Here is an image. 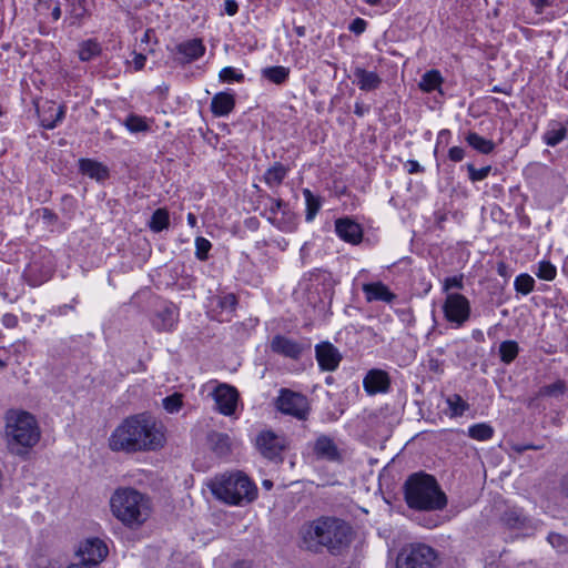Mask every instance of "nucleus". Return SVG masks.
<instances>
[{"label":"nucleus","mask_w":568,"mask_h":568,"mask_svg":"<svg viewBox=\"0 0 568 568\" xmlns=\"http://www.w3.org/2000/svg\"><path fill=\"white\" fill-rule=\"evenodd\" d=\"M287 169L280 162L267 169L264 174V181L268 185H280L285 179Z\"/></svg>","instance_id":"35"},{"label":"nucleus","mask_w":568,"mask_h":568,"mask_svg":"<svg viewBox=\"0 0 568 568\" xmlns=\"http://www.w3.org/2000/svg\"><path fill=\"white\" fill-rule=\"evenodd\" d=\"M176 52L181 58H176L179 63H191L200 59L205 53V47L201 39H191L176 45Z\"/></svg>","instance_id":"18"},{"label":"nucleus","mask_w":568,"mask_h":568,"mask_svg":"<svg viewBox=\"0 0 568 568\" xmlns=\"http://www.w3.org/2000/svg\"><path fill=\"white\" fill-rule=\"evenodd\" d=\"M547 540L559 552L568 554V537L557 532H550Z\"/></svg>","instance_id":"44"},{"label":"nucleus","mask_w":568,"mask_h":568,"mask_svg":"<svg viewBox=\"0 0 568 568\" xmlns=\"http://www.w3.org/2000/svg\"><path fill=\"white\" fill-rule=\"evenodd\" d=\"M267 221L282 232H293L296 230V215L291 211L290 206L281 212V217L267 216Z\"/></svg>","instance_id":"28"},{"label":"nucleus","mask_w":568,"mask_h":568,"mask_svg":"<svg viewBox=\"0 0 568 568\" xmlns=\"http://www.w3.org/2000/svg\"><path fill=\"white\" fill-rule=\"evenodd\" d=\"M239 11V4L235 0H225V12L229 16H234Z\"/></svg>","instance_id":"59"},{"label":"nucleus","mask_w":568,"mask_h":568,"mask_svg":"<svg viewBox=\"0 0 568 568\" xmlns=\"http://www.w3.org/2000/svg\"><path fill=\"white\" fill-rule=\"evenodd\" d=\"M183 406V395L180 393H174L170 396L163 398V407L170 413H178Z\"/></svg>","instance_id":"43"},{"label":"nucleus","mask_w":568,"mask_h":568,"mask_svg":"<svg viewBox=\"0 0 568 568\" xmlns=\"http://www.w3.org/2000/svg\"><path fill=\"white\" fill-rule=\"evenodd\" d=\"M102 52L101 44L95 39L82 41L79 45V59L83 62L92 60Z\"/></svg>","instance_id":"31"},{"label":"nucleus","mask_w":568,"mask_h":568,"mask_svg":"<svg viewBox=\"0 0 568 568\" xmlns=\"http://www.w3.org/2000/svg\"><path fill=\"white\" fill-rule=\"evenodd\" d=\"M427 367L435 374H442L444 372V361L429 356L427 359Z\"/></svg>","instance_id":"51"},{"label":"nucleus","mask_w":568,"mask_h":568,"mask_svg":"<svg viewBox=\"0 0 568 568\" xmlns=\"http://www.w3.org/2000/svg\"><path fill=\"white\" fill-rule=\"evenodd\" d=\"M125 125L131 132H143L149 129L145 120L139 115H129Z\"/></svg>","instance_id":"47"},{"label":"nucleus","mask_w":568,"mask_h":568,"mask_svg":"<svg viewBox=\"0 0 568 568\" xmlns=\"http://www.w3.org/2000/svg\"><path fill=\"white\" fill-rule=\"evenodd\" d=\"M404 500L417 511H438L446 508L448 498L437 479L424 471L414 473L403 485Z\"/></svg>","instance_id":"3"},{"label":"nucleus","mask_w":568,"mask_h":568,"mask_svg":"<svg viewBox=\"0 0 568 568\" xmlns=\"http://www.w3.org/2000/svg\"><path fill=\"white\" fill-rule=\"evenodd\" d=\"M366 109L364 108L363 103L361 102H356L355 103V109H354V113L358 116H363L364 113H365Z\"/></svg>","instance_id":"63"},{"label":"nucleus","mask_w":568,"mask_h":568,"mask_svg":"<svg viewBox=\"0 0 568 568\" xmlns=\"http://www.w3.org/2000/svg\"><path fill=\"white\" fill-rule=\"evenodd\" d=\"M146 57L142 53H135L133 59L135 70H142L144 68Z\"/></svg>","instance_id":"60"},{"label":"nucleus","mask_w":568,"mask_h":568,"mask_svg":"<svg viewBox=\"0 0 568 568\" xmlns=\"http://www.w3.org/2000/svg\"><path fill=\"white\" fill-rule=\"evenodd\" d=\"M178 311L174 306H165L152 317V325L159 332H170L178 323Z\"/></svg>","instance_id":"19"},{"label":"nucleus","mask_w":568,"mask_h":568,"mask_svg":"<svg viewBox=\"0 0 568 568\" xmlns=\"http://www.w3.org/2000/svg\"><path fill=\"white\" fill-rule=\"evenodd\" d=\"M490 171H491L490 165L484 166L481 169H476L474 166V164H471V163L467 164L468 178L471 182L485 180L488 176Z\"/></svg>","instance_id":"46"},{"label":"nucleus","mask_w":568,"mask_h":568,"mask_svg":"<svg viewBox=\"0 0 568 568\" xmlns=\"http://www.w3.org/2000/svg\"><path fill=\"white\" fill-rule=\"evenodd\" d=\"M110 507L113 516L131 529L141 527L152 510L150 498L131 487L118 488L110 498Z\"/></svg>","instance_id":"4"},{"label":"nucleus","mask_w":568,"mask_h":568,"mask_svg":"<svg viewBox=\"0 0 568 568\" xmlns=\"http://www.w3.org/2000/svg\"><path fill=\"white\" fill-rule=\"evenodd\" d=\"M559 493L562 497L568 499V471L564 474L560 478Z\"/></svg>","instance_id":"56"},{"label":"nucleus","mask_w":568,"mask_h":568,"mask_svg":"<svg viewBox=\"0 0 568 568\" xmlns=\"http://www.w3.org/2000/svg\"><path fill=\"white\" fill-rule=\"evenodd\" d=\"M452 288H458V290L463 288V275L447 277L445 280V282H444V290L445 291H449Z\"/></svg>","instance_id":"52"},{"label":"nucleus","mask_w":568,"mask_h":568,"mask_svg":"<svg viewBox=\"0 0 568 568\" xmlns=\"http://www.w3.org/2000/svg\"><path fill=\"white\" fill-rule=\"evenodd\" d=\"M211 242L202 236L196 237L195 240V255L200 261L207 260L209 251L211 250Z\"/></svg>","instance_id":"48"},{"label":"nucleus","mask_w":568,"mask_h":568,"mask_svg":"<svg viewBox=\"0 0 568 568\" xmlns=\"http://www.w3.org/2000/svg\"><path fill=\"white\" fill-rule=\"evenodd\" d=\"M556 267L548 261H541L538 265L537 276L545 281H552L556 277Z\"/></svg>","instance_id":"45"},{"label":"nucleus","mask_w":568,"mask_h":568,"mask_svg":"<svg viewBox=\"0 0 568 568\" xmlns=\"http://www.w3.org/2000/svg\"><path fill=\"white\" fill-rule=\"evenodd\" d=\"M162 425L149 413L124 418L112 432L109 447L112 452L135 454L154 452L164 446Z\"/></svg>","instance_id":"1"},{"label":"nucleus","mask_w":568,"mask_h":568,"mask_svg":"<svg viewBox=\"0 0 568 568\" xmlns=\"http://www.w3.org/2000/svg\"><path fill=\"white\" fill-rule=\"evenodd\" d=\"M493 435V427L486 423L475 424L468 428V436L476 440H488Z\"/></svg>","instance_id":"41"},{"label":"nucleus","mask_w":568,"mask_h":568,"mask_svg":"<svg viewBox=\"0 0 568 568\" xmlns=\"http://www.w3.org/2000/svg\"><path fill=\"white\" fill-rule=\"evenodd\" d=\"M437 552L425 544H410L397 556L396 568H435Z\"/></svg>","instance_id":"7"},{"label":"nucleus","mask_w":568,"mask_h":568,"mask_svg":"<svg viewBox=\"0 0 568 568\" xmlns=\"http://www.w3.org/2000/svg\"><path fill=\"white\" fill-rule=\"evenodd\" d=\"M366 26L367 23L364 19L356 18L351 22L348 29L351 32H354L355 34H361L365 31Z\"/></svg>","instance_id":"53"},{"label":"nucleus","mask_w":568,"mask_h":568,"mask_svg":"<svg viewBox=\"0 0 568 568\" xmlns=\"http://www.w3.org/2000/svg\"><path fill=\"white\" fill-rule=\"evenodd\" d=\"M93 567V565H91V562H89L87 559H83L78 562V564H71L70 566H68V568H91Z\"/></svg>","instance_id":"62"},{"label":"nucleus","mask_w":568,"mask_h":568,"mask_svg":"<svg viewBox=\"0 0 568 568\" xmlns=\"http://www.w3.org/2000/svg\"><path fill=\"white\" fill-rule=\"evenodd\" d=\"M537 13H541L546 7L551 4L550 0H529Z\"/></svg>","instance_id":"57"},{"label":"nucleus","mask_w":568,"mask_h":568,"mask_svg":"<svg viewBox=\"0 0 568 568\" xmlns=\"http://www.w3.org/2000/svg\"><path fill=\"white\" fill-rule=\"evenodd\" d=\"M275 407L282 414L290 415L298 420H306L311 410L307 397L288 388L280 389L275 399Z\"/></svg>","instance_id":"8"},{"label":"nucleus","mask_w":568,"mask_h":568,"mask_svg":"<svg viewBox=\"0 0 568 568\" xmlns=\"http://www.w3.org/2000/svg\"><path fill=\"white\" fill-rule=\"evenodd\" d=\"M567 138V129L559 122H551L542 139L548 146H556Z\"/></svg>","instance_id":"29"},{"label":"nucleus","mask_w":568,"mask_h":568,"mask_svg":"<svg viewBox=\"0 0 568 568\" xmlns=\"http://www.w3.org/2000/svg\"><path fill=\"white\" fill-rule=\"evenodd\" d=\"M255 446L264 458L275 464H282L284 462L283 453L288 448V442L273 430H263L256 436Z\"/></svg>","instance_id":"9"},{"label":"nucleus","mask_w":568,"mask_h":568,"mask_svg":"<svg viewBox=\"0 0 568 568\" xmlns=\"http://www.w3.org/2000/svg\"><path fill=\"white\" fill-rule=\"evenodd\" d=\"M209 447L220 457L226 456L231 453V438L225 433L210 432L207 434Z\"/></svg>","instance_id":"26"},{"label":"nucleus","mask_w":568,"mask_h":568,"mask_svg":"<svg viewBox=\"0 0 568 568\" xmlns=\"http://www.w3.org/2000/svg\"><path fill=\"white\" fill-rule=\"evenodd\" d=\"M465 151L463 148L453 146L448 151V158L453 162H460L464 159Z\"/></svg>","instance_id":"54"},{"label":"nucleus","mask_w":568,"mask_h":568,"mask_svg":"<svg viewBox=\"0 0 568 568\" xmlns=\"http://www.w3.org/2000/svg\"><path fill=\"white\" fill-rule=\"evenodd\" d=\"M18 317L12 314V313H7L2 316V324L7 327V328H14L18 326Z\"/></svg>","instance_id":"55"},{"label":"nucleus","mask_w":568,"mask_h":568,"mask_svg":"<svg viewBox=\"0 0 568 568\" xmlns=\"http://www.w3.org/2000/svg\"><path fill=\"white\" fill-rule=\"evenodd\" d=\"M212 491L216 498L230 505L250 504L257 496L255 484L242 471L223 475L213 484Z\"/></svg>","instance_id":"6"},{"label":"nucleus","mask_w":568,"mask_h":568,"mask_svg":"<svg viewBox=\"0 0 568 568\" xmlns=\"http://www.w3.org/2000/svg\"><path fill=\"white\" fill-rule=\"evenodd\" d=\"M6 436L9 447L31 448L40 440L41 432L36 417L26 412L10 409L6 413Z\"/></svg>","instance_id":"5"},{"label":"nucleus","mask_w":568,"mask_h":568,"mask_svg":"<svg viewBox=\"0 0 568 568\" xmlns=\"http://www.w3.org/2000/svg\"><path fill=\"white\" fill-rule=\"evenodd\" d=\"M233 568H252V564L250 561H237L234 564Z\"/></svg>","instance_id":"64"},{"label":"nucleus","mask_w":568,"mask_h":568,"mask_svg":"<svg viewBox=\"0 0 568 568\" xmlns=\"http://www.w3.org/2000/svg\"><path fill=\"white\" fill-rule=\"evenodd\" d=\"M301 547L314 554L326 549L332 555H341L351 544V526L336 517H320L303 525L300 530Z\"/></svg>","instance_id":"2"},{"label":"nucleus","mask_w":568,"mask_h":568,"mask_svg":"<svg viewBox=\"0 0 568 568\" xmlns=\"http://www.w3.org/2000/svg\"><path fill=\"white\" fill-rule=\"evenodd\" d=\"M313 453L317 459H324L333 463L343 460L342 454L334 439L327 435H320L313 446Z\"/></svg>","instance_id":"14"},{"label":"nucleus","mask_w":568,"mask_h":568,"mask_svg":"<svg viewBox=\"0 0 568 568\" xmlns=\"http://www.w3.org/2000/svg\"><path fill=\"white\" fill-rule=\"evenodd\" d=\"M500 520L509 529L532 528L531 520L524 515L521 509L516 507L506 509L501 515Z\"/></svg>","instance_id":"21"},{"label":"nucleus","mask_w":568,"mask_h":568,"mask_svg":"<svg viewBox=\"0 0 568 568\" xmlns=\"http://www.w3.org/2000/svg\"><path fill=\"white\" fill-rule=\"evenodd\" d=\"M353 73L355 77L354 83H356L362 91H374L382 84V78L374 71H367L364 68L356 67Z\"/></svg>","instance_id":"20"},{"label":"nucleus","mask_w":568,"mask_h":568,"mask_svg":"<svg viewBox=\"0 0 568 568\" xmlns=\"http://www.w3.org/2000/svg\"><path fill=\"white\" fill-rule=\"evenodd\" d=\"M405 166L408 171L409 174H414V173H417V172H422L423 171V168L419 165V163L415 160H408L406 163H405Z\"/></svg>","instance_id":"58"},{"label":"nucleus","mask_w":568,"mask_h":568,"mask_svg":"<svg viewBox=\"0 0 568 568\" xmlns=\"http://www.w3.org/2000/svg\"><path fill=\"white\" fill-rule=\"evenodd\" d=\"M310 346V343H298L283 335L274 336L271 342V348L274 353L292 359H298Z\"/></svg>","instance_id":"12"},{"label":"nucleus","mask_w":568,"mask_h":568,"mask_svg":"<svg viewBox=\"0 0 568 568\" xmlns=\"http://www.w3.org/2000/svg\"><path fill=\"white\" fill-rule=\"evenodd\" d=\"M443 311L448 322L463 325L469 318L470 306L464 295L452 293L447 295Z\"/></svg>","instance_id":"10"},{"label":"nucleus","mask_w":568,"mask_h":568,"mask_svg":"<svg viewBox=\"0 0 568 568\" xmlns=\"http://www.w3.org/2000/svg\"><path fill=\"white\" fill-rule=\"evenodd\" d=\"M303 195H304L305 202H306L305 219L307 222H311L315 217V215L317 214V212L320 211V209L322 206L321 197L314 195L312 193V191L308 189L303 190Z\"/></svg>","instance_id":"36"},{"label":"nucleus","mask_w":568,"mask_h":568,"mask_svg":"<svg viewBox=\"0 0 568 568\" xmlns=\"http://www.w3.org/2000/svg\"><path fill=\"white\" fill-rule=\"evenodd\" d=\"M79 170L82 174L99 182L106 180L110 175L109 169L104 164L91 159H80Z\"/></svg>","instance_id":"22"},{"label":"nucleus","mask_w":568,"mask_h":568,"mask_svg":"<svg viewBox=\"0 0 568 568\" xmlns=\"http://www.w3.org/2000/svg\"><path fill=\"white\" fill-rule=\"evenodd\" d=\"M213 397L216 408L221 414L225 416L234 414L239 400V392L235 387L221 384L213 392Z\"/></svg>","instance_id":"11"},{"label":"nucleus","mask_w":568,"mask_h":568,"mask_svg":"<svg viewBox=\"0 0 568 568\" xmlns=\"http://www.w3.org/2000/svg\"><path fill=\"white\" fill-rule=\"evenodd\" d=\"M170 225V216L169 212L165 209H158L153 212L151 220L149 222V227L155 232H162L168 229Z\"/></svg>","instance_id":"33"},{"label":"nucleus","mask_w":568,"mask_h":568,"mask_svg":"<svg viewBox=\"0 0 568 568\" xmlns=\"http://www.w3.org/2000/svg\"><path fill=\"white\" fill-rule=\"evenodd\" d=\"M235 108V98L232 93H216L211 101V111L215 116H225Z\"/></svg>","instance_id":"25"},{"label":"nucleus","mask_w":568,"mask_h":568,"mask_svg":"<svg viewBox=\"0 0 568 568\" xmlns=\"http://www.w3.org/2000/svg\"><path fill=\"white\" fill-rule=\"evenodd\" d=\"M40 123L44 129L52 130L64 116V106L50 103L47 109H37Z\"/></svg>","instance_id":"24"},{"label":"nucleus","mask_w":568,"mask_h":568,"mask_svg":"<svg viewBox=\"0 0 568 568\" xmlns=\"http://www.w3.org/2000/svg\"><path fill=\"white\" fill-rule=\"evenodd\" d=\"M220 79L224 82L231 81H243L244 75L242 73H237L235 69L231 67L223 68L220 72Z\"/></svg>","instance_id":"49"},{"label":"nucleus","mask_w":568,"mask_h":568,"mask_svg":"<svg viewBox=\"0 0 568 568\" xmlns=\"http://www.w3.org/2000/svg\"><path fill=\"white\" fill-rule=\"evenodd\" d=\"M465 140L473 149L483 154H489L495 149V143L491 140H487L476 132H469Z\"/></svg>","instance_id":"30"},{"label":"nucleus","mask_w":568,"mask_h":568,"mask_svg":"<svg viewBox=\"0 0 568 568\" xmlns=\"http://www.w3.org/2000/svg\"><path fill=\"white\" fill-rule=\"evenodd\" d=\"M272 204L268 209V212H270V215L268 216H276V214L280 212H282L283 210H285L288 204L286 202H284L283 200L281 199H270Z\"/></svg>","instance_id":"50"},{"label":"nucleus","mask_w":568,"mask_h":568,"mask_svg":"<svg viewBox=\"0 0 568 568\" xmlns=\"http://www.w3.org/2000/svg\"><path fill=\"white\" fill-rule=\"evenodd\" d=\"M567 385L562 379H558L552 384L545 385L539 388L537 396L538 397H558L566 393Z\"/></svg>","instance_id":"39"},{"label":"nucleus","mask_w":568,"mask_h":568,"mask_svg":"<svg viewBox=\"0 0 568 568\" xmlns=\"http://www.w3.org/2000/svg\"><path fill=\"white\" fill-rule=\"evenodd\" d=\"M363 386L369 395L386 393L390 387V377L387 372L374 368L366 374Z\"/></svg>","instance_id":"15"},{"label":"nucleus","mask_w":568,"mask_h":568,"mask_svg":"<svg viewBox=\"0 0 568 568\" xmlns=\"http://www.w3.org/2000/svg\"><path fill=\"white\" fill-rule=\"evenodd\" d=\"M264 79L275 84H283L290 77V69L282 65L268 67L262 70Z\"/></svg>","instance_id":"32"},{"label":"nucleus","mask_w":568,"mask_h":568,"mask_svg":"<svg viewBox=\"0 0 568 568\" xmlns=\"http://www.w3.org/2000/svg\"><path fill=\"white\" fill-rule=\"evenodd\" d=\"M519 346L515 341H505L499 345L500 361L505 364H510L518 356Z\"/></svg>","instance_id":"37"},{"label":"nucleus","mask_w":568,"mask_h":568,"mask_svg":"<svg viewBox=\"0 0 568 568\" xmlns=\"http://www.w3.org/2000/svg\"><path fill=\"white\" fill-rule=\"evenodd\" d=\"M443 82L442 74L438 70H429L427 71L419 82V88L424 92H432L439 88Z\"/></svg>","instance_id":"34"},{"label":"nucleus","mask_w":568,"mask_h":568,"mask_svg":"<svg viewBox=\"0 0 568 568\" xmlns=\"http://www.w3.org/2000/svg\"><path fill=\"white\" fill-rule=\"evenodd\" d=\"M446 403L450 409V417L463 416L469 409V404L458 394L447 397Z\"/></svg>","instance_id":"38"},{"label":"nucleus","mask_w":568,"mask_h":568,"mask_svg":"<svg viewBox=\"0 0 568 568\" xmlns=\"http://www.w3.org/2000/svg\"><path fill=\"white\" fill-rule=\"evenodd\" d=\"M515 290L517 293L527 295L534 291L535 280L529 274H520L515 280Z\"/></svg>","instance_id":"42"},{"label":"nucleus","mask_w":568,"mask_h":568,"mask_svg":"<svg viewBox=\"0 0 568 568\" xmlns=\"http://www.w3.org/2000/svg\"><path fill=\"white\" fill-rule=\"evenodd\" d=\"M335 231L343 241L351 244H358L363 237L361 225L348 217L337 219Z\"/></svg>","instance_id":"17"},{"label":"nucleus","mask_w":568,"mask_h":568,"mask_svg":"<svg viewBox=\"0 0 568 568\" xmlns=\"http://www.w3.org/2000/svg\"><path fill=\"white\" fill-rule=\"evenodd\" d=\"M67 8V21L70 26H81L83 20L88 17L89 12L87 9L85 0H65Z\"/></svg>","instance_id":"27"},{"label":"nucleus","mask_w":568,"mask_h":568,"mask_svg":"<svg viewBox=\"0 0 568 568\" xmlns=\"http://www.w3.org/2000/svg\"><path fill=\"white\" fill-rule=\"evenodd\" d=\"M79 554L83 559H87L91 565L98 566L109 554L108 546L99 538H91L80 547Z\"/></svg>","instance_id":"16"},{"label":"nucleus","mask_w":568,"mask_h":568,"mask_svg":"<svg viewBox=\"0 0 568 568\" xmlns=\"http://www.w3.org/2000/svg\"><path fill=\"white\" fill-rule=\"evenodd\" d=\"M77 298H73V304H64V305H61L59 306L58 308V313L60 315H65L68 313V311H73L74 310V304L77 303Z\"/></svg>","instance_id":"61"},{"label":"nucleus","mask_w":568,"mask_h":568,"mask_svg":"<svg viewBox=\"0 0 568 568\" xmlns=\"http://www.w3.org/2000/svg\"><path fill=\"white\" fill-rule=\"evenodd\" d=\"M315 356L321 369L327 372L335 371L342 361L339 351L329 342L317 344Z\"/></svg>","instance_id":"13"},{"label":"nucleus","mask_w":568,"mask_h":568,"mask_svg":"<svg viewBox=\"0 0 568 568\" xmlns=\"http://www.w3.org/2000/svg\"><path fill=\"white\" fill-rule=\"evenodd\" d=\"M363 292L368 302L382 301L390 303L396 298V295L382 282L364 284Z\"/></svg>","instance_id":"23"},{"label":"nucleus","mask_w":568,"mask_h":568,"mask_svg":"<svg viewBox=\"0 0 568 568\" xmlns=\"http://www.w3.org/2000/svg\"><path fill=\"white\" fill-rule=\"evenodd\" d=\"M212 305L215 304V308H219L221 313H232L235 310L237 304L236 296L232 293L225 294L223 296H216L211 300Z\"/></svg>","instance_id":"40"}]
</instances>
